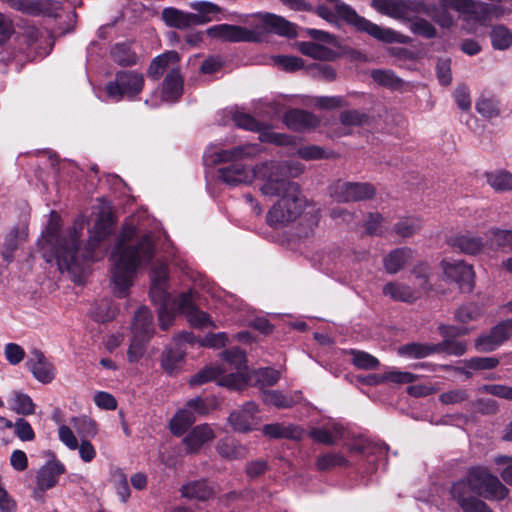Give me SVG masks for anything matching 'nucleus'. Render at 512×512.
I'll return each mask as SVG.
<instances>
[{
  "mask_svg": "<svg viewBox=\"0 0 512 512\" xmlns=\"http://www.w3.org/2000/svg\"><path fill=\"white\" fill-rule=\"evenodd\" d=\"M111 55L113 60L121 66L133 65L137 59L130 46L124 43L116 44L111 51Z\"/></svg>",
  "mask_w": 512,
  "mask_h": 512,
  "instance_id": "de8ad7c7",
  "label": "nucleus"
},
{
  "mask_svg": "<svg viewBox=\"0 0 512 512\" xmlns=\"http://www.w3.org/2000/svg\"><path fill=\"white\" fill-rule=\"evenodd\" d=\"M64 472L65 467L59 461L53 460L43 465L37 472L35 494L37 491L44 492L54 487L58 482L59 476Z\"/></svg>",
  "mask_w": 512,
  "mask_h": 512,
  "instance_id": "aec40b11",
  "label": "nucleus"
},
{
  "mask_svg": "<svg viewBox=\"0 0 512 512\" xmlns=\"http://www.w3.org/2000/svg\"><path fill=\"white\" fill-rule=\"evenodd\" d=\"M262 152L258 144H246L233 147L231 149H221L211 155L212 161L231 162V164L221 167L218 170V177L229 186L250 185L254 179H258L263 184V178L260 177L261 169L268 164H280L279 160H267L249 167L240 163V160L251 159Z\"/></svg>",
  "mask_w": 512,
  "mask_h": 512,
  "instance_id": "39448f33",
  "label": "nucleus"
},
{
  "mask_svg": "<svg viewBox=\"0 0 512 512\" xmlns=\"http://www.w3.org/2000/svg\"><path fill=\"white\" fill-rule=\"evenodd\" d=\"M153 332V320L152 315L148 308L141 307L137 310L133 323H132V334L144 338L151 337Z\"/></svg>",
  "mask_w": 512,
  "mask_h": 512,
  "instance_id": "72a5a7b5",
  "label": "nucleus"
},
{
  "mask_svg": "<svg viewBox=\"0 0 512 512\" xmlns=\"http://www.w3.org/2000/svg\"><path fill=\"white\" fill-rule=\"evenodd\" d=\"M346 447L349 452L366 457L373 455L384 457L388 450L384 443H375L363 437L353 439L350 443L346 444Z\"/></svg>",
  "mask_w": 512,
  "mask_h": 512,
  "instance_id": "b1692460",
  "label": "nucleus"
},
{
  "mask_svg": "<svg viewBox=\"0 0 512 512\" xmlns=\"http://www.w3.org/2000/svg\"><path fill=\"white\" fill-rule=\"evenodd\" d=\"M71 425L72 428L81 437V440L86 438H93L98 432L95 421L87 416L72 418Z\"/></svg>",
  "mask_w": 512,
  "mask_h": 512,
  "instance_id": "37998d69",
  "label": "nucleus"
},
{
  "mask_svg": "<svg viewBox=\"0 0 512 512\" xmlns=\"http://www.w3.org/2000/svg\"><path fill=\"white\" fill-rule=\"evenodd\" d=\"M262 432L265 436L273 439L287 438L292 440H300L303 437V430L299 426L292 424H267L263 426Z\"/></svg>",
  "mask_w": 512,
  "mask_h": 512,
  "instance_id": "7c9ffc66",
  "label": "nucleus"
},
{
  "mask_svg": "<svg viewBox=\"0 0 512 512\" xmlns=\"http://www.w3.org/2000/svg\"><path fill=\"white\" fill-rule=\"evenodd\" d=\"M420 4L421 9H419V13L427 15L441 27L449 28L454 24V17L448 10L455 9L453 7L444 5L442 0H439L440 7L425 3L424 1H420Z\"/></svg>",
  "mask_w": 512,
  "mask_h": 512,
  "instance_id": "393cba45",
  "label": "nucleus"
},
{
  "mask_svg": "<svg viewBox=\"0 0 512 512\" xmlns=\"http://www.w3.org/2000/svg\"><path fill=\"white\" fill-rule=\"evenodd\" d=\"M263 402L277 408H289L293 406L297 400L292 397H288L279 391L271 390L264 393Z\"/></svg>",
  "mask_w": 512,
  "mask_h": 512,
  "instance_id": "3c124183",
  "label": "nucleus"
},
{
  "mask_svg": "<svg viewBox=\"0 0 512 512\" xmlns=\"http://www.w3.org/2000/svg\"><path fill=\"white\" fill-rule=\"evenodd\" d=\"M180 60L176 51H167L153 59L149 66L148 73L153 79H159L165 71H171L172 68H178Z\"/></svg>",
  "mask_w": 512,
  "mask_h": 512,
  "instance_id": "cd10ccee",
  "label": "nucleus"
},
{
  "mask_svg": "<svg viewBox=\"0 0 512 512\" xmlns=\"http://www.w3.org/2000/svg\"><path fill=\"white\" fill-rule=\"evenodd\" d=\"M406 22L409 23V29L413 34L420 35L427 39L434 38L437 34L436 28L424 18H411L409 16V20H406Z\"/></svg>",
  "mask_w": 512,
  "mask_h": 512,
  "instance_id": "49530a36",
  "label": "nucleus"
},
{
  "mask_svg": "<svg viewBox=\"0 0 512 512\" xmlns=\"http://www.w3.org/2000/svg\"><path fill=\"white\" fill-rule=\"evenodd\" d=\"M258 411V405L253 401H248L229 415L228 422L236 432H250L260 423V418L257 416Z\"/></svg>",
  "mask_w": 512,
  "mask_h": 512,
  "instance_id": "2eb2a0df",
  "label": "nucleus"
},
{
  "mask_svg": "<svg viewBox=\"0 0 512 512\" xmlns=\"http://www.w3.org/2000/svg\"><path fill=\"white\" fill-rule=\"evenodd\" d=\"M371 5L379 13L403 22L421 9L419 0H372Z\"/></svg>",
  "mask_w": 512,
  "mask_h": 512,
  "instance_id": "f8f14e48",
  "label": "nucleus"
},
{
  "mask_svg": "<svg viewBox=\"0 0 512 512\" xmlns=\"http://www.w3.org/2000/svg\"><path fill=\"white\" fill-rule=\"evenodd\" d=\"M9 7L20 12L38 15L48 10L47 0H1Z\"/></svg>",
  "mask_w": 512,
  "mask_h": 512,
  "instance_id": "58836bf2",
  "label": "nucleus"
},
{
  "mask_svg": "<svg viewBox=\"0 0 512 512\" xmlns=\"http://www.w3.org/2000/svg\"><path fill=\"white\" fill-rule=\"evenodd\" d=\"M181 494L188 499L205 501L214 494V489L204 480L191 481L182 486Z\"/></svg>",
  "mask_w": 512,
  "mask_h": 512,
  "instance_id": "c9c22d12",
  "label": "nucleus"
},
{
  "mask_svg": "<svg viewBox=\"0 0 512 512\" xmlns=\"http://www.w3.org/2000/svg\"><path fill=\"white\" fill-rule=\"evenodd\" d=\"M162 15L165 23L171 27L184 29L195 25L193 13H187L175 8H167L164 9Z\"/></svg>",
  "mask_w": 512,
  "mask_h": 512,
  "instance_id": "4c0bfd02",
  "label": "nucleus"
},
{
  "mask_svg": "<svg viewBox=\"0 0 512 512\" xmlns=\"http://www.w3.org/2000/svg\"><path fill=\"white\" fill-rule=\"evenodd\" d=\"M218 454L228 460H237L245 458L247 447L232 438L221 439L216 446Z\"/></svg>",
  "mask_w": 512,
  "mask_h": 512,
  "instance_id": "f704fd0d",
  "label": "nucleus"
},
{
  "mask_svg": "<svg viewBox=\"0 0 512 512\" xmlns=\"http://www.w3.org/2000/svg\"><path fill=\"white\" fill-rule=\"evenodd\" d=\"M413 257L409 248H398L391 251L384 259V268L389 274L399 272Z\"/></svg>",
  "mask_w": 512,
  "mask_h": 512,
  "instance_id": "2f4dec72",
  "label": "nucleus"
},
{
  "mask_svg": "<svg viewBox=\"0 0 512 512\" xmlns=\"http://www.w3.org/2000/svg\"><path fill=\"white\" fill-rule=\"evenodd\" d=\"M442 3L455 9L469 32L487 26L493 18H499L512 10L504 7H512V0H442Z\"/></svg>",
  "mask_w": 512,
  "mask_h": 512,
  "instance_id": "423d86ee",
  "label": "nucleus"
},
{
  "mask_svg": "<svg viewBox=\"0 0 512 512\" xmlns=\"http://www.w3.org/2000/svg\"><path fill=\"white\" fill-rule=\"evenodd\" d=\"M372 79L383 86L396 87L400 84V80L391 71L374 70L371 73Z\"/></svg>",
  "mask_w": 512,
  "mask_h": 512,
  "instance_id": "e2e57ef3",
  "label": "nucleus"
},
{
  "mask_svg": "<svg viewBox=\"0 0 512 512\" xmlns=\"http://www.w3.org/2000/svg\"><path fill=\"white\" fill-rule=\"evenodd\" d=\"M348 460L340 453H325L319 455L316 459V466L319 471H328L336 467L348 465Z\"/></svg>",
  "mask_w": 512,
  "mask_h": 512,
  "instance_id": "c03bdc74",
  "label": "nucleus"
},
{
  "mask_svg": "<svg viewBox=\"0 0 512 512\" xmlns=\"http://www.w3.org/2000/svg\"><path fill=\"white\" fill-rule=\"evenodd\" d=\"M422 227V222L416 217H407L400 220L396 226L395 231L402 237H410L419 231Z\"/></svg>",
  "mask_w": 512,
  "mask_h": 512,
  "instance_id": "864d4df0",
  "label": "nucleus"
},
{
  "mask_svg": "<svg viewBox=\"0 0 512 512\" xmlns=\"http://www.w3.org/2000/svg\"><path fill=\"white\" fill-rule=\"evenodd\" d=\"M207 34L211 38L228 42L250 41L253 39V33L248 29L229 24L214 25L207 29Z\"/></svg>",
  "mask_w": 512,
  "mask_h": 512,
  "instance_id": "6ab92c4d",
  "label": "nucleus"
},
{
  "mask_svg": "<svg viewBox=\"0 0 512 512\" xmlns=\"http://www.w3.org/2000/svg\"><path fill=\"white\" fill-rule=\"evenodd\" d=\"M136 235L137 228L133 224L125 225L111 255V283L113 292L119 297L127 295L137 270L146 266L154 256L151 236L146 234L133 242Z\"/></svg>",
  "mask_w": 512,
  "mask_h": 512,
  "instance_id": "7ed1b4c3",
  "label": "nucleus"
},
{
  "mask_svg": "<svg viewBox=\"0 0 512 512\" xmlns=\"http://www.w3.org/2000/svg\"><path fill=\"white\" fill-rule=\"evenodd\" d=\"M437 352L435 345L411 343L398 348V354L409 359L425 358Z\"/></svg>",
  "mask_w": 512,
  "mask_h": 512,
  "instance_id": "a19ab883",
  "label": "nucleus"
},
{
  "mask_svg": "<svg viewBox=\"0 0 512 512\" xmlns=\"http://www.w3.org/2000/svg\"><path fill=\"white\" fill-rule=\"evenodd\" d=\"M435 346L437 347V352L442 351L454 356H461L467 350L466 342L455 339H445L442 343Z\"/></svg>",
  "mask_w": 512,
  "mask_h": 512,
  "instance_id": "4d7b16f0",
  "label": "nucleus"
},
{
  "mask_svg": "<svg viewBox=\"0 0 512 512\" xmlns=\"http://www.w3.org/2000/svg\"><path fill=\"white\" fill-rule=\"evenodd\" d=\"M437 77L441 85L447 86L452 81L451 61L448 58L439 59L436 65Z\"/></svg>",
  "mask_w": 512,
  "mask_h": 512,
  "instance_id": "69168bd1",
  "label": "nucleus"
},
{
  "mask_svg": "<svg viewBox=\"0 0 512 512\" xmlns=\"http://www.w3.org/2000/svg\"><path fill=\"white\" fill-rule=\"evenodd\" d=\"M298 47L302 54L315 59L327 60L332 55V51L329 48L315 42H301Z\"/></svg>",
  "mask_w": 512,
  "mask_h": 512,
  "instance_id": "09e8293b",
  "label": "nucleus"
},
{
  "mask_svg": "<svg viewBox=\"0 0 512 512\" xmlns=\"http://www.w3.org/2000/svg\"><path fill=\"white\" fill-rule=\"evenodd\" d=\"M257 16L271 32L288 37L296 35L294 25L280 16L270 13H259Z\"/></svg>",
  "mask_w": 512,
  "mask_h": 512,
  "instance_id": "c756f323",
  "label": "nucleus"
},
{
  "mask_svg": "<svg viewBox=\"0 0 512 512\" xmlns=\"http://www.w3.org/2000/svg\"><path fill=\"white\" fill-rule=\"evenodd\" d=\"M487 183L497 192L512 190V174L497 170L486 174Z\"/></svg>",
  "mask_w": 512,
  "mask_h": 512,
  "instance_id": "79ce46f5",
  "label": "nucleus"
},
{
  "mask_svg": "<svg viewBox=\"0 0 512 512\" xmlns=\"http://www.w3.org/2000/svg\"><path fill=\"white\" fill-rule=\"evenodd\" d=\"M454 99L457 106L467 111L471 108V97L469 88L465 84H459L454 91Z\"/></svg>",
  "mask_w": 512,
  "mask_h": 512,
  "instance_id": "338daca9",
  "label": "nucleus"
},
{
  "mask_svg": "<svg viewBox=\"0 0 512 512\" xmlns=\"http://www.w3.org/2000/svg\"><path fill=\"white\" fill-rule=\"evenodd\" d=\"M223 358L229 367L235 369L236 372L222 375L219 384L229 389H244L252 379L247 370L245 353L240 349L233 348L224 351Z\"/></svg>",
  "mask_w": 512,
  "mask_h": 512,
  "instance_id": "1a4fd4ad",
  "label": "nucleus"
},
{
  "mask_svg": "<svg viewBox=\"0 0 512 512\" xmlns=\"http://www.w3.org/2000/svg\"><path fill=\"white\" fill-rule=\"evenodd\" d=\"M60 217L55 212L50 215V221L39 240L43 256L47 262L55 258L61 273L67 272L75 283H81L86 274L89 261L99 257L94 249L112 232L113 218L109 207H103L95 218L93 227L89 230V240L84 249L80 248L79 238L84 230V220H76L73 227L59 234Z\"/></svg>",
  "mask_w": 512,
  "mask_h": 512,
  "instance_id": "f257e3e1",
  "label": "nucleus"
},
{
  "mask_svg": "<svg viewBox=\"0 0 512 512\" xmlns=\"http://www.w3.org/2000/svg\"><path fill=\"white\" fill-rule=\"evenodd\" d=\"M451 495L459 506H461L463 502H468L474 497H477V494L471 489V484L467 476L453 484Z\"/></svg>",
  "mask_w": 512,
  "mask_h": 512,
  "instance_id": "a18cd8bd",
  "label": "nucleus"
},
{
  "mask_svg": "<svg viewBox=\"0 0 512 512\" xmlns=\"http://www.w3.org/2000/svg\"><path fill=\"white\" fill-rule=\"evenodd\" d=\"M284 122L290 129L305 130L316 127L319 119L310 112L293 109L284 115Z\"/></svg>",
  "mask_w": 512,
  "mask_h": 512,
  "instance_id": "a878e982",
  "label": "nucleus"
},
{
  "mask_svg": "<svg viewBox=\"0 0 512 512\" xmlns=\"http://www.w3.org/2000/svg\"><path fill=\"white\" fill-rule=\"evenodd\" d=\"M145 84L144 75L136 70H121L113 81L106 85L109 98L118 102L122 99L135 100L142 92Z\"/></svg>",
  "mask_w": 512,
  "mask_h": 512,
  "instance_id": "0eeeda50",
  "label": "nucleus"
},
{
  "mask_svg": "<svg viewBox=\"0 0 512 512\" xmlns=\"http://www.w3.org/2000/svg\"><path fill=\"white\" fill-rule=\"evenodd\" d=\"M499 365L496 357H473L466 361V367L473 370H490Z\"/></svg>",
  "mask_w": 512,
  "mask_h": 512,
  "instance_id": "680f3d73",
  "label": "nucleus"
},
{
  "mask_svg": "<svg viewBox=\"0 0 512 512\" xmlns=\"http://www.w3.org/2000/svg\"><path fill=\"white\" fill-rule=\"evenodd\" d=\"M305 166L298 161H281L280 164H268L262 167L259 185L262 196L276 202L267 212L266 220L271 227L284 226L295 221L304 211L307 201L300 186L291 180L300 176Z\"/></svg>",
  "mask_w": 512,
  "mask_h": 512,
  "instance_id": "f03ea898",
  "label": "nucleus"
},
{
  "mask_svg": "<svg viewBox=\"0 0 512 512\" xmlns=\"http://www.w3.org/2000/svg\"><path fill=\"white\" fill-rule=\"evenodd\" d=\"M310 437L319 443L331 445L343 437V427L335 422H328L320 427L312 428Z\"/></svg>",
  "mask_w": 512,
  "mask_h": 512,
  "instance_id": "bb28decb",
  "label": "nucleus"
},
{
  "mask_svg": "<svg viewBox=\"0 0 512 512\" xmlns=\"http://www.w3.org/2000/svg\"><path fill=\"white\" fill-rule=\"evenodd\" d=\"M194 336L190 332H182L175 338V348H167L162 355L161 365L163 369L172 374L177 371L184 359V349L182 348V342L192 343Z\"/></svg>",
  "mask_w": 512,
  "mask_h": 512,
  "instance_id": "a211bd4d",
  "label": "nucleus"
},
{
  "mask_svg": "<svg viewBox=\"0 0 512 512\" xmlns=\"http://www.w3.org/2000/svg\"><path fill=\"white\" fill-rule=\"evenodd\" d=\"M512 337V319L505 320L489 333L480 335L475 340V348L479 352H492Z\"/></svg>",
  "mask_w": 512,
  "mask_h": 512,
  "instance_id": "4468645a",
  "label": "nucleus"
},
{
  "mask_svg": "<svg viewBox=\"0 0 512 512\" xmlns=\"http://www.w3.org/2000/svg\"><path fill=\"white\" fill-rule=\"evenodd\" d=\"M330 194L338 202L361 201L371 198L375 189L368 183L337 181L331 185Z\"/></svg>",
  "mask_w": 512,
  "mask_h": 512,
  "instance_id": "ddd939ff",
  "label": "nucleus"
},
{
  "mask_svg": "<svg viewBox=\"0 0 512 512\" xmlns=\"http://www.w3.org/2000/svg\"><path fill=\"white\" fill-rule=\"evenodd\" d=\"M209 409L205 401L196 397L187 401L170 421V430L173 435L181 436L196 421L198 415H206Z\"/></svg>",
  "mask_w": 512,
  "mask_h": 512,
  "instance_id": "9b49d317",
  "label": "nucleus"
},
{
  "mask_svg": "<svg viewBox=\"0 0 512 512\" xmlns=\"http://www.w3.org/2000/svg\"><path fill=\"white\" fill-rule=\"evenodd\" d=\"M13 430L16 437L21 441L29 442L35 439V432L32 426L24 418H18L14 422Z\"/></svg>",
  "mask_w": 512,
  "mask_h": 512,
  "instance_id": "13d9d810",
  "label": "nucleus"
},
{
  "mask_svg": "<svg viewBox=\"0 0 512 512\" xmlns=\"http://www.w3.org/2000/svg\"><path fill=\"white\" fill-rule=\"evenodd\" d=\"M230 114L233 122L239 128L259 132V140L261 142L273 143L280 146L292 143L291 136L277 133L269 128L263 127L255 118L239 109L231 110Z\"/></svg>",
  "mask_w": 512,
  "mask_h": 512,
  "instance_id": "9d476101",
  "label": "nucleus"
},
{
  "mask_svg": "<svg viewBox=\"0 0 512 512\" xmlns=\"http://www.w3.org/2000/svg\"><path fill=\"white\" fill-rule=\"evenodd\" d=\"M481 315V309L477 304L469 303L460 307L455 317L461 323L476 320Z\"/></svg>",
  "mask_w": 512,
  "mask_h": 512,
  "instance_id": "052dcab7",
  "label": "nucleus"
},
{
  "mask_svg": "<svg viewBox=\"0 0 512 512\" xmlns=\"http://www.w3.org/2000/svg\"><path fill=\"white\" fill-rule=\"evenodd\" d=\"M383 293L395 301L412 302L419 297V292L401 282H390L383 287Z\"/></svg>",
  "mask_w": 512,
  "mask_h": 512,
  "instance_id": "473e14b6",
  "label": "nucleus"
},
{
  "mask_svg": "<svg viewBox=\"0 0 512 512\" xmlns=\"http://www.w3.org/2000/svg\"><path fill=\"white\" fill-rule=\"evenodd\" d=\"M466 476L471 484V489L474 490L477 496L497 500L504 499L507 496L506 487L485 467H472L468 470Z\"/></svg>",
  "mask_w": 512,
  "mask_h": 512,
  "instance_id": "6e6552de",
  "label": "nucleus"
},
{
  "mask_svg": "<svg viewBox=\"0 0 512 512\" xmlns=\"http://www.w3.org/2000/svg\"><path fill=\"white\" fill-rule=\"evenodd\" d=\"M224 369L220 367L208 366L199 371L193 377H191L189 383L192 386H199L206 382H209L215 379L218 376H222L224 373Z\"/></svg>",
  "mask_w": 512,
  "mask_h": 512,
  "instance_id": "5fc2aeb1",
  "label": "nucleus"
},
{
  "mask_svg": "<svg viewBox=\"0 0 512 512\" xmlns=\"http://www.w3.org/2000/svg\"><path fill=\"white\" fill-rule=\"evenodd\" d=\"M442 269L447 280L458 284L465 292H470L474 285L473 267L463 261H442Z\"/></svg>",
  "mask_w": 512,
  "mask_h": 512,
  "instance_id": "dca6fc26",
  "label": "nucleus"
},
{
  "mask_svg": "<svg viewBox=\"0 0 512 512\" xmlns=\"http://www.w3.org/2000/svg\"><path fill=\"white\" fill-rule=\"evenodd\" d=\"M194 14L195 25L211 21H219L224 17V10L217 4L209 1H194L189 4Z\"/></svg>",
  "mask_w": 512,
  "mask_h": 512,
  "instance_id": "412c9836",
  "label": "nucleus"
},
{
  "mask_svg": "<svg viewBox=\"0 0 512 512\" xmlns=\"http://www.w3.org/2000/svg\"><path fill=\"white\" fill-rule=\"evenodd\" d=\"M490 40L494 50L506 51L512 47V30L503 24L494 25L490 31Z\"/></svg>",
  "mask_w": 512,
  "mask_h": 512,
  "instance_id": "e433bc0d",
  "label": "nucleus"
},
{
  "mask_svg": "<svg viewBox=\"0 0 512 512\" xmlns=\"http://www.w3.org/2000/svg\"><path fill=\"white\" fill-rule=\"evenodd\" d=\"M150 297L159 306V324L163 330L172 325L177 313L185 315L189 324L195 328L216 327L205 312L195 307L190 292L181 293L177 297L168 293L165 265H160L152 271Z\"/></svg>",
  "mask_w": 512,
  "mask_h": 512,
  "instance_id": "20e7f679",
  "label": "nucleus"
},
{
  "mask_svg": "<svg viewBox=\"0 0 512 512\" xmlns=\"http://www.w3.org/2000/svg\"><path fill=\"white\" fill-rule=\"evenodd\" d=\"M20 236H24V230L20 233L18 228H13L6 235L4 249L2 251V258L5 262L10 263L12 261L13 253L17 249Z\"/></svg>",
  "mask_w": 512,
  "mask_h": 512,
  "instance_id": "603ef678",
  "label": "nucleus"
},
{
  "mask_svg": "<svg viewBox=\"0 0 512 512\" xmlns=\"http://www.w3.org/2000/svg\"><path fill=\"white\" fill-rule=\"evenodd\" d=\"M447 242L451 247L469 255L477 254L484 248V243L481 238L473 236L470 233L451 236L448 238Z\"/></svg>",
  "mask_w": 512,
  "mask_h": 512,
  "instance_id": "c85d7f7f",
  "label": "nucleus"
},
{
  "mask_svg": "<svg viewBox=\"0 0 512 512\" xmlns=\"http://www.w3.org/2000/svg\"><path fill=\"white\" fill-rule=\"evenodd\" d=\"M216 433L209 424H200L192 428L183 442L190 452L198 451L204 444L212 441Z\"/></svg>",
  "mask_w": 512,
  "mask_h": 512,
  "instance_id": "4be33fe9",
  "label": "nucleus"
},
{
  "mask_svg": "<svg viewBox=\"0 0 512 512\" xmlns=\"http://www.w3.org/2000/svg\"><path fill=\"white\" fill-rule=\"evenodd\" d=\"M149 338L133 335L129 349H128V360L130 362H138L145 353V344Z\"/></svg>",
  "mask_w": 512,
  "mask_h": 512,
  "instance_id": "bf43d9fd",
  "label": "nucleus"
},
{
  "mask_svg": "<svg viewBox=\"0 0 512 512\" xmlns=\"http://www.w3.org/2000/svg\"><path fill=\"white\" fill-rule=\"evenodd\" d=\"M367 120V115L357 110L344 111L340 115L341 123L346 126H360L366 123Z\"/></svg>",
  "mask_w": 512,
  "mask_h": 512,
  "instance_id": "0e129e2a",
  "label": "nucleus"
},
{
  "mask_svg": "<svg viewBox=\"0 0 512 512\" xmlns=\"http://www.w3.org/2000/svg\"><path fill=\"white\" fill-rule=\"evenodd\" d=\"M351 354L353 364L359 369L371 370L379 365L378 359L367 352L352 350Z\"/></svg>",
  "mask_w": 512,
  "mask_h": 512,
  "instance_id": "6e6d98bb",
  "label": "nucleus"
},
{
  "mask_svg": "<svg viewBox=\"0 0 512 512\" xmlns=\"http://www.w3.org/2000/svg\"><path fill=\"white\" fill-rule=\"evenodd\" d=\"M492 245L498 248H512V231L511 230H494L492 231Z\"/></svg>",
  "mask_w": 512,
  "mask_h": 512,
  "instance_id": "774afa93",
  "label": "nucleus"
},
{
  "mask_svg": "<svg viewBox=\"0 0 512 512\" xmlns=\"http://www.w3.org/2000/svg\"><path fill=\"white\" fill-rule=\"evenodd\" d=\"M253 378L260 388L269 387L278 382L280 372L272 368H261L253 372Z\"/></svg>",
  "mask_w": 512,
  "mask_h": 512,
  "instance_id": "8fccbe9b",
  "label": "nucleus"
},
{
  "mask_svg": "<svg viewBox=\"0 0 512 512\" xmlns=\"http://www.w3.org/2000/svg\"><path fill=\"white\" fill-rule=\"evenodd\" d=\"M26 365L33 377L42 384L51 383L55 379L56 370L53 363L38 349L31 351Z\"/></svg>",
  "mask_w": 512,
  "mask_h": 512,
  "instance_id": "f3484780",
  "label": "nucleus"
},
{
  "mask_svg": "<svg viewBox=\"0 0 512 512\" xmlns=\"http://www.w3.org/2000/svg\"><path fill=\"white\" fill-rule=\"evenodd\" d=\"M183 92V78L178 68H172L166 75L162 90L161 97L165 102H176Z\"/></svg>",
  "mask_w": 512,
  "mask_h": 512,
  "instance_id": "5701e85b",
  "label": "nucleus"
},
{
  "mask_svg": "<svg viewBox=\"0 0 512 512\" xmlns=\"http://www.w3.org/2000/svg\"><path fill=\"white\" fill-rule=\"evenodd\" d=\"M9 404L10 409L19 415L29 416L35 413L36 405L28 394L14 391L11 394Z\"/></svg>",
  "mask_w": 512,
  "mask_h": 512,
  "instance_id": "ea45409f",
  "label": "nucleus"
}]
</instances>
